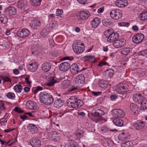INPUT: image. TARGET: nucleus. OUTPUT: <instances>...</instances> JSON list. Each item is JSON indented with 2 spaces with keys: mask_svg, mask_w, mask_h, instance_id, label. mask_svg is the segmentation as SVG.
<instances>
[{
  "mask_svg": "<svg viewBox=\"0 0 147 147\" xmlns=\"http://www.w3.org/2000/svg\"><path fill=\"white\" fill-rule=\"evenodd\" d=\"M84 58L86 61H90L93 60L94 61L95 60L94 57L93 56H86L84 57Z\"/></svg>",
  "mask_w": 147,
  "mask_h": 147,
  "instance_id": "de8ad7c7",
  "label": "nucleus"
},
{
  "mask_svg": "<svg viewBox=\"0 0 147 147\" xmlns=\"http://www.w3.org/2000/svg\"><path fill=\"white\" fill-rule=\"evenodd\" d=\"M131 51V49L129 48H124L121 50V54L124 55H127Z\"/></svg>",
  "mask_w": 147,
  "mask_h": 147,
  "instance_id": "a19ab883",
  "label": "nucleus"
},
{
  "mask_svg": "<svg viewBox=\"0 0 147 147\" xmlns=\"http://www.w3.org/2000/svg\"><path fill=\"white\" fill-rule=\"evenodd\" d=\"M144 38V35L142 34L137 33L132 38L133 42L137 44H139L142 42Z\"/></svg>",
  "mask_w": 147,
  "mask_h": 147,
  "instance_id": "6e6552de",
  "label": "nucleus"
},
{
  "mask_svg": "<svg viewBox=\"0 0 147 147\" xmlns=\"http://www.w3.org/2000/svg\"><path fill=\"white\" fill-rule=\"evenodd\" d=\"M67 101L68 105L73 108H79L82 105V101L77 96H71Z\"/></svg>",
  "mask_w": 147,
  "mask_h": 147,
  "instance_id": "f03ea898",
  "label": "nucleus"
},
{
  "mask_svg": "<svg viewBox=\"0 0 147 147\" xmlns=\"http://www.w3.org/2000/svg\"><path fill=\"white\" fill-rule=\"evenodd\" d=\"M112 32L110 30L108 29L104 32V35L107 38L108 37H109Z\"/></svg>",
  "mask_w": 147,
  "mask_h": 147,
  "instance_id": "8fccbe9b",
  "label": "nucleus"
},
{
  "mask_svg": "<svg viewBox=\"0 0 147 147\" xmlns=\"http://www.w3.org/2000/svg\"><path fill=\"white\" fill-rule=\"evenodd\" d=\"M29 34V31L26 28L20 29L17 31V33L18 36L22 38L27 36Z\"/></svg>",
  "mask_w": 147,
  "mask_h": 147,
  "instance_id": "1a4fd4ad",
  "label": "nucleus"
},
{
  "mask_svg": "<svg viewBox=\"0 0 147 147\" xmlns=\"http://www.w3.org/2000/svg\"><path fill=\"white\" fill-rule=\"evenodd\" d=\"M77 88L75 87H72L71 88H69V90H68V91L69 92H75V91L76 90Z\"/></svg>",
  "mask_w": 147,
  "mask_h": 147,
  "instance_id": "bf43d9fd",
  "label": "nucleus"
},
{
  "mask_svg": "<svg viewBox=\"0 0 147 147\" xmlns=\"http://www.w3.org/2000/svg\"><path fill=\"white\" fill-rule=\"evenodd\" d=\"M70 84L69 81L65 80L62 82V85L63 89L67 88L68 87Z\"/></svg>",
  "mask_w": 147,
  "mask_h": 147,
  "instance_id": "79ce46f5",
  "label": "nucleus"
},
{
  "mask_svg": "<svg viewBox=\"0 0 147 147\" xmlns=\"http://www.w3.org/2000/svg\"><path fill=\"white\" fill-rule=\"evenodd\" d=\"M84 46V44L83 43H82L79 40H75L73 43V48L76 47H81Z\"/></svg>",
  "mask_w": 147,
  "mask_h": 147,
  "instance_id": "c9c22d12",
  "label": "nucleus"
},
{
  "mask_svg": "<svg viewBox=\"0 0 147 147\" xmlns=\"http://www.w3.org/2000/svg\"><path fill=\"white\" fill-rule=\"evenodd\" d=\"M130 107L131 110L133 113L135 114H138V108L137 105L135 103H131L130 105Z\"/></svg>",
  "mask_w": 147,
  "mask_h": 147,
  "instance_id": "a878e982",
  "label": "nucleus"
},
{
  "mask_svg": "<svg viewBox=\"0 0 147 147\" xmlns=\"http://www.w3.org/2000/svg\"><path fill=\"white\" fill-rule=\"evenodd\" d=\"M7 15L9 16L15 15L16 13V10L15 8L11 7H9L5 11Z\"/></svg>",
  "mask_w": 147,
  "mask_h": 147,
  "instance_id": "dca6fc26",
  "label": "nucleus"
},
{
  "mask_svg": "<svg viewBox=\"0 0 147 147\" xmlns=\"http://www.w3.org/2000/svg\"><path fill=\"white\" fill-rule=\"evenodd\" d=\"M49 34V31L46 29H43L41 32L40 33V35L43 36L45 37L47 36Z\"/></svg>",
  "mask_w": 147,
  "mask_h": 147,
  "instance_id": "49530a36",
  "label": "nucleus"
},
{
  "mask_svg": "<svg viewBox=\"0 0 147 147\" xmlns=\"http://www.w3.org/2000/svg\"><path fill=\"white\" fill-rule=\"evenodd\" d=\"M27 67L29 70L32 72L35 71L38 67L36 63H30L27 65Z\"/></svg>",
  "mask_w": 147,
  "mask_h": 147,
  "instance_id": "cd10ccee",
  "label": "nucleus"
},
{
  "mask_svg": "<svg viewBox=\"0 0 147 147\" xmlns=\"http://www.w3.org/2000/svg\"><path fill=\"white\" fill-rule=\"evenodd\" d=\"M133 125L134 129L138 130H140L144 128L145 124L143 121L138 120L134 122Z\"/></svg>",
  "mask_w": 147,
  "mask_h": 147,
  "instance_id": "9d476101",
  "label": "nucleus"
},
{
  "mask_svg": "<svg viewBox=\"0 0 147 147\" xmlns=\"http://www.w3.org/2000/svg\"><path fill=\"white\" fill-rule=\"evenodd\" d=\"M20 118L23 119V121H24L25 119H27V116L26 115H24L22 116H21L20 117Z\"/></svg>",
  "mask_w": 147,
  "mask_h": 147,
  "instance_id": "0e129e2a",
  "label": "nucleus"
},
{
  "mask_svg": "<svg viewBox=\"0 0 147 147\" xmlns=\"http://www.w3.org/2000/svg\"><path fill=\"white\" fill-rule=\"evenodd\" d=\"M51 65L49 63L45 62L42 65V68L43 70L45 72L49 71L51 69Z\"/></svg>",
  "mask_w": 147,
  "mask_h": 147,
  "instance_id": "b1692460",
  "label": "nucleus"
},
{
  "mask_svg": "<svg viewBox=\"0 0 147 147\" xmlns=\"http://www.w3.org/2000/svg\"><path fill=\"white\" fill-rule=\"evenodd\" d=\"M6 108L4 106V104L2 101L0 100V109L5 110Z\"/></svg>",
  "mask_w": 147,
  "mask_h": 147,
  "instance_id": "4d7b16f0",
  "label": "nucleus"
},
{
  "mask_svg": "<svg viewBox=\"0 0 147 147\" xmlns=\"http://www.w3.org/2000/svg\"><path fill=\"white\" fill-rule=\"evenodd\" d=\"M141 103L140 109L142 111L147 109V100L143 98V100L140 102Z\"/></svg>",
  "mask_w": 147,
  "mask_h": 147,
  "instance_id": "c756f323",
  "label": "nucleus"
},
{
  "mask_svg": "<svg viewBox=\"0 0 147 147\" xmlns=\"http://www.w3.org/2000/svg\"><path fill=\"white\" fill-rule=\"evenodd\" d=\"M113 122L115 125L119 127L122 126L123 124V121L118 118L114 119L113 120Z\"/></svg>",
  "mask_w": 147,
  "mask_h": 147,
  "instance_id": "7c9ffc66",
  "label": "nucleus"
},
{
  "mask_svg": "<svg viewBox=\"0 0 147 147\" xmlns=\"http://www.w3.org/2000/svg\"><path fill=\"white\" fill-rule=\"evenodd\" d=\"M139 55L142 56H147V49L143 50L138 53Z\"/></svg>",
  "mask_w": 147,
  "mask_h": 147,
  "instance_id": "c03bdc74",
  "label": "nucleus"
},
{
  "mask_svg": "<svg viewBox=\"0 0 147 147\" xmlns=\"http://www.w3.org/2000/svg\"><path fill=\"white\" fill-rule=\"evenodd\" d=\"M15 111L19 113H22L23 111L21 110L20 108L17 107H16L15 108Z\"/></svg>",
  "mask_w": 147,
  "mask_h": 147,
  "instance_id": "e2e57ef3",
  "label": "nucleus"
},
{
  "mask_svg": "<svg viewBox=\"0 0 147 147\" xmlns=\"http://www.w3.org/2000/svg\"><path fill=\"white\" fill-rule=\"evenodd\" d=\"M58 82V81L55 80L53 77H52L51 78L50 81L46 83V85L49 86L51 87L53 86L55 83Z\"/></svg>",
  "mask_w": 147,
  "mask_h": 147,
  "instance_id": "e433bc0d",
  "label": "nucleus"
},
{
  "mask_svg": "<svg viewBox=\"0 0 147 147\" xmlns=\"http://www.w3.org/2000/svg\"><path fill=\"white\" fill-rule=\"evenodd\" d=\"M130 24V23L129 22H122V23H119V25L120 26H128Z\"/></svg>",
  "mask_w": 147,
  "mask_h": 147,
  "instance_id": "603ef678",
  "label": "nucleus"
},
{
  "mask_svg": "<svg viewBox=\"0 0 147 147\" xmlns=\"http://www.w3.org/2000/svg\"><path fill=\"white\" fill-rule=\"evenodd\" d=\"M112 112L113 115L115 117H124L125 115L124 111L121 109H113Z\"/></svg>",
  "mask_w": 147,
  "mask_h": 147,
  "instance_id": "f8f14e48",
  "label": "nucleus"
},
{
  "mask_svg": "<svg viewBox=\"0 0 147 147\" xmlns=\"http://www.w3.org/2000/svg\"><path fill=\"white\" fill-rule=\"evenodd\" d=\"M107 64V63L105 62L104 61H101L99 62V63L98 64V66H102L103 65H106Z\"/></svg>",
  "mask_w": 147,
  "mask_h": 147,
  "instance_id": "052dcab7",
  "label": "nucleus"
},
{
  "mask_svg": "<svg viewBox=\"0 0 147 147\" xmlns=\"http://www.w3.org/2000/svg\"><path fill=\"white\" fill-rule=\"evenodd\" d=\"M104 10V7H102L98 10V12L100 13L102 12Z\"/></svg>",
  "mask_w": 147,
  "mask_h": 147,
  "instance_id": "338daca9",
  "label": "nucleus"
},
{
  "mask_svg": "<svg viewBox=\"0 0 147 147\" xmlns=\"http://www.w3.org/2000/svg\"><path fill=\"white\" fill-rule=\"evenodd\" d=\"M27 1L26 0H19L17 3L18 7L20 9H24L27 6Z\"/></svg>",
  "mask_w": 147,
  "mask_h": 147,
  "instance_id": "5701e85b",
  "label": "nucleus"
},
{
  "mask_svg": "<svg viewBox=\"0 0 147 147\" xmlns=\"http://www.w3.org/2000/svg\"><path fill=\"white\" fill-rule=\"evenodd\" d=\"M26 105L28 109L33 110L36 107V103L32 101H27L26 103Z\"/></svg>",
  "mask_w": 147,
  "mask_h": 147,
  "instance_id": "393cba45",
  "label": "nucleus"
},
{
  "mask_svg": "<svg viewBox=\"0 0 147 147\" xmlns=\"http://www.w3.org/2000/svg\"><path fill=\"white\" fill-rule=\"evenodd\" d=\"M2 79L4 82H11V79L7 76H3L2 78Z\"/></svg>",
  "mask_w": 147,
  "mask_h": 147,
  "instance_id": "864d4df0",
  "label": "nucleus"
},
{
  "mask_svg": "<svg viewBox=\"0 0 147 147\" xmlns=\"http://www.w3.org/2000/svg\"><path fill=\"white\" fill-rule=\"evenodd\" d=\"M108 146L109 147H112L113 146V142L111 141H109L107 142Z\"/></svg>",
  "mask_w": 147,
  "mask_h": 147,
  "instance_id": "13d9d810",
  "label": "nucleus"
},
{
  "mask_svg": "<svg viewBox=\"0 0 147 147\" xmlns=\"http://www.w3.org/2000/svg\"><path fill=\"white\" fill-rule=\"evenodd\" d=\"M130 138V136L124 132H122L118 136L119 139L121 141L129 140Z\"/></svg>",
  "mask_w": 147,
  "mask_h": 147,
  "instance_id": "412c9836",
  "label": "nucleus"
},
{
  "mask_svg": "<svg viewBox=\"0 0 147 147\" xmlns=\"http://www.w3.org/2000/svg\"><path fill=\"white\" fill-rule=\"evenodd\" d=\"M105 114L103 111L100 109H98L95 111H92L91 114V115L95 117L99 120H102L103 118L102 117Z\"/></svg>",
  "mask_w": 147,
  "mask_h": 147,
  "instance_id": "0eeeda50",
  "label": "nucleus"
},
{
  "mask_svg": "<svg viewBox=\"0 0 147 147\" xmlns=\"http://www.w3.org/2000/svg\"><path fill=\"white\" fill-rule=\"evenodd\" d=\"M102 23L104 26L107 27H110L113 25L112 22L107 19L103 20Z\"/></svg>",
  "mask_w": 147,
  "mask_h": 147,
  "instance_id": "2f4dec72",
  "label": "nucleus"
},
{
  "mask_svg": "<svg viewBox=\"0 0 147 147\" xmlns=\"http://www.w3.org/2000/svg\"><path fill=\"white\" fill-rule=\"evenodd\" d=\"M111 17L115 20H118L122 18L123 14L122 11L118 9H114L110 12Z\"/></svg>",
  "mask_w": 147,
  "mask_h": 147,
  "instance_id": "7ed1b4c3",
  "label": "nucleus"
},
{
  "mask_svg": "<svg viewBox=\"0 0 147 147\" xmlns=\"http://www.w3.org/2000/svg\"><path fill=\"white\" fill-rule=\"evenodd\" d=\"M106 75L108 76L109 78H111L113 75V70L110 69H107L105 71Z\"/></svg>",
  "mask_w": 147,
  "mask_h": 147,
  "instance_id": "58836bf2",
  "label": "nucleus"
},
{
  "mask_svg": "<svg viewBox=\"0 0 147 147\" xmlns=\"http://www.w3.org/2000/svg\"><path fill=\"white\" fill-rule=\"evenodd\" d=\"M85 78L82 75H79L76 77L74 80L75 84L78 86H82L84 83Z\"/></svg>",
  "mask_w": 147,
  "mask_h": 147,
  "instance_id": "20e7f679",
  "label": "nucleus"
},
{
  "mask_svg": "<svg viewBox=\"0 0 147 147\" xmlns=\"http://www.w3.org/2000/svg\"><path fill=\"white\" fill-rule=\"evenodd\" d=\"M101 93V92H92V94L95 96H96L99 95Z\"/></svg>",
  "mask_w": 147,
  "mask_h": 147,
  "instance_id": "774afa93",
  "label": "nucleus"
},
{
  "mask_svg": "<svg viewBox=\"0 0 147 147\" xmlns=\"http://www.w3.org/2000/svg\"><path fill=\"white\" fill-rule=\"evenodd\" d=\"M90 16V13L88 11H83L79 12L77 15L79 20H85L88 19Z\"/></svg>",
  "mask_w": 147,
  "mask_h": 147,
  "instance_id": "39448f33",
  "label": "nucleus"
},
{
  "mask_svg": "<svg viewBox=\"0 0 147 147\" xmlns=\"http://www.w3.org/2000/svg\"><path fill=\"white\" fill-rule=\"evenodd\" d=\"M100 23V19L98 17L94 18L91 22V24L92 28H97Z\"/></svg>",
  "mask_w": 147,
  "mask_h": 147,
  "instance_id": "a211bd4d",
  "label": "nucleus"
},
{
  "mask_svg": "<svg viewBox=\"0 0 147 147\" xmlns=\"http://www.w3.org/2000/svg\"><path fill=\"white\" fill-rule=\"evenodd\" d=\"M144 98L140 94L136 93L134 95L133 97V100L136 102L140 103L143 100Z\"/></svg>",
  "mask_w": 147,
  "mask_h": 147,
  "instance_id": "aec40b11",
  "label": "nucleus"
},
{
  "mask_svg": "<svg viewBox=\"0 0 147 147\" xmlns=\"http://www.w3.org/2000/svg\"><path fill=\"white\" fill-rule=\"evenodd\" d=\"M41 25L40 21L37 20H33L30 24V26L34 29H36Z\"/></svg>",
  "mask_w": 147,
  "mask_h": 147,
  "instance_id": "2eb2a0df",
  "label": "nucleus"
},
{
  "mask_svg": "<svg viewBox=\"0 0 147 147\" xmlns=\"http://www.w3.org/2000/svg\"><path fill=\"white\" fill-rule=\"evenodd\" d=\"M40 100L42 103L46 105H50L54 102L53 96L50 93L42 92L40 94Z\"/></svg>",
  "mask_w": 147,
  "mask_h": 147,
  "instance_id": "f257e3e1",
  "label": "nucleus"
},
{
  "mask_svg": "<svg viewBox=\"0 0 147 147\" xmlns=\"http://www.w3.org/2000/svg\"><path fill=\"white\" fill-rule=\"evenodd\" d=\"M81 4H85L88 3V0H77Z\"/></svg>",
  "mask_w": 147,
  "mask_h": 147,
  "instance_id": "5fc2aeb1",
  "label": "nucleus"
},
{
  "mask_svg": "<svg viewBox=\"0 0 147 147\" xmlns=\"http://www.w3.org/2000/svg\"><path fill=\"white\" fill-rule=\"evenodd\" d=\"M125 42V40L121 38L115 40L113 43V45L116 48H119L124 46Z\"/></svg>",
  "mask_w": 147,
  "mask_h": 147,
  "instance_id": "9b49d317",
  "label": "nucleus"
},
{
  "mask_svg": "<svg viewBox=\"0 0 147 147\" xmlns=\"http://www.w3.org/2000/svg\"><path fill=\"white\" fill-rule=\"evenodd\" d=\"M30 79V76H28L27 77L25 78V80H26V83L28 84H30L31 83V82L29 81Z\"/></svg>",
  "mask_w": 147,
  "mask_h": 147,
  "instance_id": "680f3d73",
  "label": "nucleus"
},
{
  "mask_svg": "<svg viewBox=\"0 0 147 147\" xmlns=\"http://www.w3.org/2000/svg\"><path fill=\"white\" fill-rule=\"evenodd\" d=\"M132 145V143L129 141H127L122 144V146L123 147H131Z\"/></svg>",
  "mask_w": 147,
  "mask_h": 147,
  "instance_id": "a18cd8bd",
  "label": "nucleus"
},
{
  "mask_svg": "<svg viewBox=\"0 0 147 147\" xmlns=\"http://www.w3.org/2000/svg\"><path fill=\"white\" fill-rule=\"evenodd\" d=\"M140 19L142 20L147 19V11H143L140 15Z\"/></svg>",
  "mask_w": 147,
  "mask_h": 147,
  "instance_id": "ea45409f",
  "label": "nucleus"
},
{
  "mask_svg": "<svg viewBox=\"0 0 147 147\" xmlns=\"http://www.w3.org/2000/svg\"><path fill=\"white\" fill-rule=\"evenodd\" d=\"M30 1L33 6H38L40 5L42 0H30Z\"/></svg>",
  "mask_w": 147,
  "mask_h": 147,
  "instance_id": "f704fd0d",
  "label": "nucleus"
},
{
  "mask_svg": "<svg viewBox=\"0 0 147 147\" xmlns=\"http://www.w3.org/2000/svg\"><path fill=\"white\" fill-rule=\"evenodd\" d=\"M70 68L71 73L74 74H77L79 73L86 69L85 68H81V67L79 66L76 63H74L71 66H70Z\"/></svg>",
  "mask_w": 147,
  "mask_h": 147,
  "instance_id": "423d86ee",
  "label": "nucleus"
},
{
  "mask_svg": "<svg viewBox=\"0 0 147 147\" xmlns=\"http://www.w3.org/2000/svg\"><path fill=\"white\" fill-rule=\"evenodd\" d=\"M85 48L84 46L77 47L73 48L74 51L77 54H79L82 53Z\"/></svg>",
  "mask_w": 147,
  "mask_h": 147,
  "instance_id": "bb28decb",
  "label": "nucleus"
},
{
  "mask_svg": "<svg viewBox=\"0 0 147 147\" xmlns=\"http://www.w3.org/2000/svg\"><path fill=\"white\" fill-rule=\"evenodd\" d=\"M119 36L118 33L116 32H112L109 37H108L107 39V41L109 42H114L115 39L117 38Z\"/></svg>",
  "mask_w": 147,
  "mask_h": 147,
  "instance_id": "6ab92c4d",
  "label": "nucleus"
},
{
  "mask_svg": "<svg viewBox=\"0 0 147 147\" xmlns=\"http://www.w3.org/2000/svg\"><path fill=\"white\" fill-rule=\"evenodd\" d=\"M64 101L60 99H58L54 104V107L57 108L61 107L63 104Z\"/></svg>",
  "mask_w": 147,
  "mask_h": 147,
  "instance_id": "c85d7f7f",
  "label": "nucleus"
},
{
  "mask_svg": "<svg viewBox=\"0 0 147 147\" xmlns=\"http://www.w3.org/2000/svg\"><path fill=\"white\" fill-rule=\"evenodd\" d=\"M28 128L29 131L32 134L37 133L38 132V128L34 124H30Z\"/></svg>",
  "mask_w": 147,
  "mask_h": 147,
  "instance_id": "4be33fe9",
  "label": "nucleus"
},
{
  "mask_svg": "<svg viewBox=\"0 0 147 147\" xmlns=\"http://www.w3.org/2000/svg\"><path fill=\"white\" fill-rule=\"evenodd\" d=\"M98 84L99 86L102 88H105L107 86V82L105 80H100L98 82Z\"/></svg>",
  "mask_w": 147,
  "mask_h": 147,
  "instance_id": "72a5a7b5",
  "label": "nucleus"
},
{
  "mask_svg": "<svg viewBox=\"0 0 147 147\" xmlns=\"http://www.w3.org/2000/svg\"><path fill=\"white\" fill-rule=\"evenodd\" d=\"M74 59V57H64L63 58V60H73Z\"/></svg>",
  "mask_w": 147,
  "mask_h": 147,
  "instance_id": "69168bd1",
  "label": "nucleus"
},
{
  "mask_svg": "<svg viewBox=\"0 0 147 147\" xmlns=\"http://www.w3.org/2000/svg\"><path fill=\"white\" fill-rule=\"evenodd\" d=\"M22 86L20 84H17L14 87V89L15 91L17 92H20L22 89Z\"/></svg>",
  "mask_w": 147,
  "mask_h": 147,
  "instance_id": "37998d69",
  "label": "nucleus"
},
{
  "mask_svg": "<svg viewBox=\"0 0 147 147\" xmlns=\"http://www.w3.org/2000/svg\"><path fill=\"white\" fill-rule=\"evenodd\" d=\"M109 130V129L108 128L105 127H102L101 129V130L102 133H107L108 131Z\"/></svg>",
  "mask_w": 147,
  "mask_h": 147,
  "instance_id": "6e6d98bb",
  "label": "nucleus"
},
{
  "mask_svg": "<svg viewBox=\"0 0 147 147\" xmlns=\"http://www.w3.org/2000/svg\"><path fill=\"white\" fill-rule=\"evenodd\" d=\"M121 85L120 84V85L117 86L116 89V91L119 94H124L127 91V88H126L125 87L123 84H122Z\"/></svg>",
  "mask_w": 147,
  "mask_h": 147,
  "instance_id": "f3484780",
  "label": "nucleus"
},
{
  "mask_svg": "<svg viewBox=\"0 0 147 147\" xmlns=\"http://www.w3.org/2000/svg\"><path fill=\"white\" fill-rule=\"evenodd\" d=\"M116 6L120 7H123L125 6V3L122 0H117L115 2Z\"/></svg>",
  "mask_w": 147,
  "mask_h": 147,
  "instance_id": "4c0bfd02",
  "label": "nucleus"
},
{
  "mask_svg": "<svg viewBox=\"0 0 147 147\" xmlns=\"http://www.w3.org/2000/svg\"><path fill=\"white\" fill-rule=\"evenodd\" d=\"M84 132L81 130H78L75 133L74 135L76 136V139L80 138L83 137L84 135Z\"/></svg>",
  "mask_w": 147,
  "mask_h": 147,
  "instance_id": "473e14b6",
  "label": "nucleus"
},
{
  "mask_svg": "<svg viewBox=\"0 0 147 147\" xmlns=\"http://www.w3.org/2000/svg\"><path fill=\"white\" fill-rule=\"evenodd\" d=\"M63 12V11L62 10L57 9L56 12V15L57 16L61 17V15Z\"/></svg>",
  "mask_w": 147,
  "mask_h": 147,
  "instance_id": "3c124183",
  "label": "nucleus"
},
{
  "mask_svg": "<svg viewBox=\"0 0 147 147\" xmlns=\"http://www.w3.org/2000/svg\"><path fill=\"white\" fill-rule=\"evenodd\" d=\"M70 65L67 62H64L61 63L59 65V69L61 71H66L70 68Z\"/></svg>",
  "mask_w": 147,
  "mask_h": 147,
  "instance_id": "4468645a",
  "label": "nucleus"
},
{
  "mask_svg": "<svg viewBox=\"0 0 147 147\" xmlns=\"http://www.w3.org/2000/svg\"><path fill=\"white\" fill-rule=\"evenodd\" d=\"M30 145L33 147H39L41 145V142L38 139L33 138L30 142Z\"/></svg>",
  "mask_w": 147,
  "mask_h": 147,
  "instance_id": "ddd939ff",
  "label": "nucleus"
},
{
  "mask_svg": "<svg viewBox=\"0 0 147 147\" xmlns=\"http://www.w3.org/2000/svg\"><path fill=\"white\" fill-rule=\"evenodd\" d=\"M7 96L9 99H14L15 97L14 94L12 92H9L7 95Z\"/></svg>",
  "mask_w": 147,
  "mask_h": 147,
  "instance_id": "09e8293b",
  "label": "nucleus"
}]
</instances>
